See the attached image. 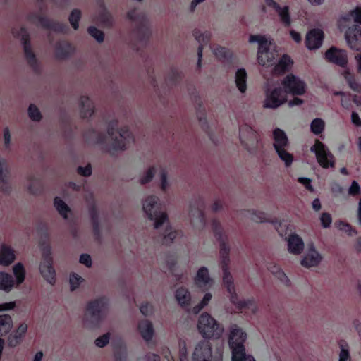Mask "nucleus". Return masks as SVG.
Listing matches in <instances>:
<instances>
[{
    "label": "nucleus",
    "mask_w": 361,
    "mask_h": 361,
    "mask_svg": "<svg viewBox=\"0 0 361 361\" xmlns=\"http://www.w3.org/2000/svg\"><path fill=\"white\" fill-rule=\"evenodd\" d=\"M212 229L216 241L219 245L220 267L223 271V283L226 288L230 302L234 305L238 310L248 308L253 313L257 312V307L253 298L247 300H240L235 292L233 283V278L229 271L231 247L228 244V236L225 232L221 223L214 219L212 222Z\"/></svg>",
    "instance_id": "nucleus-1"
},
{
    "label": "nucleus",
    "mask_w": 361,
    "mask_h": 361,
    "mask_svg": "<svg viewBox=\"0 0 361 361\" xmlns=\"http://www.w3.org/2000/svg\"><path fill=\"white\" fill-rule=\"evenodd\" d=\"M142 209L152 222L154 229L158 234L157 240L166 245L172 243L178 232L170 225L168 215L162 210L159 197L148 196L142 202Z\"/></svg>",
    "instance_id": "nucleus-2"
},
{
    "label": "nucleus",
    "mask_w": 361,
    "mask_h": 361,
    "mask_svg": "<svg viewBox=\"0 0 361 361\" xmlns=\"http://www.w3.org/2000/svg\"><path fill=\"white\" fill-rule=\"evenodd\" d=\"M118 121L116 120L109 123L107 127V134L90 130L86 133L85 137L90 141L97 144H104L109 139L108 145V152L113 154L116 151H123L127 147V145L134 141L132 133L127 127L118 129Z\"/></svg>",
    "instance_id": "nucleus-3"
},
{
    "label": "nucleus",
    "mask_w": 361,
    "mask_h": 361,
    "mask_svg": "<svg viewBox=\"0 0 361 361\" xmlns=\"http://www.w3.org/2000/svg\"><path fill=\"white\" fill-rule=\"evenodd\" d=\"M109 308V298L102 295L90 300L84 310L82 323L88 329L100 327L106 318Z\"/></svg>",
    "instance_id": "nucleus-4"
},
{
    "label": "nucleus",
    "mask_w": 361,
    "mask_h": 361,
    "mask_svg": "<svg viewBox=\"0 0 361 361\" xmlns=\"http://www.w3.org/2000/svg\"><path fill=\"white\" fill-rule=\"evenodd\" d=\"M132 23V34L142 45H146L152 35L150 20L147 13L140 8L130 9L126 14Z\"/></svg>",
    "instance_id": "nucleus-5"
},
{
    "label": "nucleus",
    "mask_w": 361,
    "mask_h": 361,
    "mask_svg": "<svg viewBox=\"0 0 361 361\" xmlns=\"http://www.w3.org/2000/svg\"><path fill=\"white\" fill-rule=\"evenodd\" d=\"M35 1L39 13L32 11L28 13L27 20L30 23L56 33L67 34L69 32L70 28L66 23H61L41 15L47 11V6L44 0H35Z\"/></svg>",
    "instance_id": "nucleus-6"
},
{
    "label": "nucleus",
    "mask_w": 361,
    "mask_h": 361,
    "mask_svg": "<svg viewBox=\"0 0 361 361\" xmlns=\"http://www.w3.org/2000/svg\"><path fill=\"white\" fill-rule=\"evenodd\" d=\"M250 43H258L257 61L262 66H271L278 56L276 47L271 42H268L264 36L260 35H251L249 37Z\"/></svg>",
    "instance_id": "nucleus-7"
},
{
    "label": "nucleus",
    "mask_w": 361,
    "mask_h": 361,
    "mask_svg": "<svg viewBox=\"0 0 361 361\" xmlns=\"http://www.w3.org/2000/svg\"><path fill=\"white\" fill-rule=\"evenodd\" d=\"M197 327L199 333L205 339H218L224 332L222 326L207 312L200 316Z\"/></svg>",
    "instance_id": "nucleus-8"
},
{
    "label": "nucleus",
    "mask_w": 361,
    "mask_h": 361,
    "mask_svg": "<svg viewBox=\"0 0 361 361\" xmlns=\"http://www.w3.org/2000/svg\"><path fill=\"white\" fill-rule=\"evenodd\" d=\"M13 35L15 37L20 39L23 47V52L25 59L28 65L31 67L35 73L40 72V66L36 58L30 41V35L25 27H20V29H13Z\"/></svg>",
    "instance_id": "nucleus-9"
},
{
    "label": "nucleus",
    "mask_w": 361,
    "mask_h": 361,
    "mask_svg": "<svg viewBox=\"0 0 361 361\" xmlns=\"http://www.w3.org/2000/svg\"><path fill=\"white\" fill-rule=\"evenodd\" d=\"M247 338V334L242 329L236 324H233L230 329L228 336V345L232 351V359L238 361L236 357L243 355V350H245L244 343Z\"/></svg>",
    "instance_id": "nucleus-10"
},
{
    "label": "nucleus",
    "mask_w": 361,
    "mask_h": 361,
    "mask_svg": "<svg viewBox=\"0 0 361 361\" xmlns=\"http://www.w3.org/2000/svg\"><path fill=\"white\" fill-rule=\"evenodd\" d=\"M239 136L242 145L251 154H255L257 151L259 139L257 132L247 124L240 126Z\"/></svg>",
    "instance_id": "nucleus-11"
},
{
    "label": "nucleus",
    "mask_w": 361,
    "mask_h": 361,
    "mask_svg": "<svg viewBox=\"0 0 361 361\" xmlns=\"http://www.w3.org/2000/svg\"><path fill=\"white\" fill-rule=\"evenodd\" d=\"M310 152L315 154L317 160L322 167L324 169L334 167V156L328 147L319 140H316L314 145L310 147Z\"/></svg>",
    "instance_id": "nucleus-12"
},
{
    "label": "nucleus",
    "mask_w": 361,
    "mask_h": 361,
    "mask_svg": "<svg viewBox=\"0 0 361 361\" xmlns=\"http://www.w3.org/2000/svg\"><path fill=\"white\" fill-rule=\"evenodd\" d=\"M204 200L198 197L190 202L189 209V218L190 223L197 229H202L206 224L203 209Z\"/></svg>",
    "instance_id": "nucleus-13"
},
{
    "label": "nucleus",
    "mask_w": 361,
    "mask_h": 361,
    "mask_svg": "<svg viewBox=\"0 0 361 361\" xmlns=\"http://www.w3.org/2000/svg\"><path fill=\"white\" fill-rule=\"evenodd\" d=\"M86 199L88 202V212L92 226L94 238L97 242L101 243L102 240V236L101 232L99 212L97 209L93 195L90 194L88 196H87Z\"/></svg>",
    "instance_id": "nucleus-14"
},
{
    "label": "nucleus",
    "mask_w": 361,
    "mask_h": 361,
    "mask_svg": "<svg viewBox=\"0 0 361 361\" xmlns=\"http://www.w3.org/2000/svg\"><path fill=\"white\" fill-rule=\"evenodd\" d=\"M283 90L286 94L293 95H302L305 92L306 84L299 77L290 73L288 74L281 82Z\"/></svg>",
    "instance_id": "nucleus-15"
},
{
    "label": "nucleus",
    "mask_w": 361,
    "mask_h": 361,
    "mask_svg": "<svg viewBox=\"0 0 361 361\" xmlns=\"http://www.w3.org/2000/svg\"><path fill=\"white\" fill-rule=\"evenodd\" d=\"M286 102V94L282 87H275L271 90L266 91V99L264 103V108L276 109Z\"/></svg>",
    "instance_id": "nucleus-16"
},
{
    "label": "nucleus",
    "mask_w": 361,
    "mask_h": 361,
    "mask_svg": "<svg viewBox=\"0 0 361 361\" xmlns=\"http://www.w3.org/2000/svg\"><path fill=\"white\" fill-rule=\"evenodd\" d=\"M192 361H212V348L209 340L197 342L192 353Z\"/></svg>",
    "instance_id": "nucleus-17"
},
{
    "label": "nucleus",
    "mask_w": 361,
    "mask_h": 361,
    "mask_svg": "<svg viewBox=\"0 0 361 361\" xmlns=\"http://www.w3.org/2000/svg\"><path fill=\"white\" fill-rule=\"evenodd\" d=\"M348 47L355 51H361V27L358 25L349 27L345 33Z\"/></svg>",
    "instance_id": "nucleus-18"
},
{
    "label": "nucleus",
    "mask_w": 361,
    "mask_h": 361,
    "mask_svg": "<svg viewBox=\"0 0 361 361\" xmlns=\"http://www.w3.org/2000/svg\"><path fill=\"white\" fill-rule=\"evenodd\" d=\"M325 59L330 63L341 67H345L348 63L347 52L344 49L331 47L325 52Z\"/></svg>",
    "instance_id": "nucleus-19"
},
{
    "label": "nucleus",
    "mask_w": 361,
    "mask_h": 361,
    "mask_svg": "<svg viewBox=\"0 0 361 361\" xmlns=\"http://www.w3.org/2000/svg\"><path fill=\"white\" fill-rule=\"evenodd\" d=\"M324 32L319 28L310 30L305 37V46L310 50L320 48L324 39Z\"/></svg>",
    "instance_id": "nucleus-20"
},
{
    "label": "nucleus",
    "mask_w": 361,
    "mask_h": 361,
    "mask_svg": "<svg viewBox=\"0 0 361 361\" xmlns=\"http://www.w3.org/2000/svg\"><path fill=\"white\" fill-rule=\"evenodd\" d=\"M10 169L6 159L0 158V190L6 195L11 192L9 183Z\"/></svg>",
    "instance_id": "nucleus-21"
},
{
    "label": "nucleus",
    "mask_w": 361,
    "mask_h": 361,
    "mask_svg": "<svg viewBox=\"0 0 361 361\" xmlns=\"http://www.w3.org/2000/svg\"><path fill=\"white\" fill-rule=\"evenodd\" d=\"M252 219L256 222H270L274 226L276 230L281 237L286 234V233H284V231L287 228L286 224H284L283 222L279 221L277 219L271 221L269 220V219L267 218V214L264 212H253Z\"/></svg>",
    "instance_id": "nucleus-22"
},
{
    "label": "nucleus",
    "mask_w": 361,
    "mask_h": 361,
    "mask_svg": "<svg viewBox=\"0 0 361 361\" xmlns=\"http://www.w3.org/2000/svg\"><path fill=\"white\" fill-rule=\"evenodd\" d=\"M286 240L288 243V251L290 254L298 255L302 252L305 247L304 242L298 234H290L286 238Z\"/></svg>",
    "instance_id": "nucleus-23"
},
{
    "label": "nucleus",
    "mask_w": 361,
    "mask_h": 361,
    "mask_svg": "<svg viewBox=\"0 0 361 361\" xmlns=\"http://www.w3.org/2000/svg\"><path fill=\"white\" fill-rule=\"evenodd\" d=\"M53 262H42L39 264V271L44 279L51 285L56 282V272L52 266Z\"/></svg>",
    "instance_id": "nucleus-24"
},
{
    "label": "nucleus",
    "mask_w": 361,
    "mask_h": 361,
    "mask_svg": "<svg viewBox=\"0 0 361 361\" xmlns=\"http://www.w3.org/2000/svg\"><path fill=\"white\" fill-rule=\"evenodd\" d=\"M100 11L98 16V20L104 27H111L114 24V19L111 13L108 11L104 5L103 0L99 2Z\"/></svg>",
    "instance_id": "nucleus-25"
},
{
    "label": "nucleus",
    "mask_w": 361,
    "mask_h": 361,
    "mask_svg": "<svg viewBox=\"0 0 361 361\" xmlns=\"http://www.w3.org/2000/svg\"><path fill=\"white\" fill-rule=\"evenodd\" d=\"M273 147L274 149L281 147H288L290 145L286 133L279 128H276L273 130Z\"/></svg>",
    "instance_id": "nucleus-26"
},
{
    "label": "nucleus",
    "mask_w": 361,
    "mask_h": 361,
    "mask_svg": "<svg viewBox=\"0 0 361 361\" xmlns=\"http://www.w3.org/2000/svg\"><path fill=\"white\" fill-rule=\"evenodd\" d=\"M27 331V325L25 323H21L13 334H10L8 343L10 347H16L21 343L23 337Z\"/></svg>",
    "instance_id": "nucleus-27"
},
{
    "label": "nucleus",
    "mask_w": 361,
    "mask_h": 361,
    "mask_svg": "<svg viewBox=\"0 0 361 361\" xmlns=\"http://www.w3.org/2000/svg\"><path fill=\"white\" fill-rule=\"evenodd\" d=\"M195 283L198 287L205 289L211 286L212 279L207 268L202 267L199 269L195 277Z\"/></svg>",
    "instance_id": "nucleus-28"
},
{
    "label": "nucleus",
    "mask_w": 361,
    "mask_h": 361,
    "mask_svg": "<svg viewBox=\"0 0 361 361\" xmlns=\"http://www.w3.org/2000/svg\"><path fill=\"white\" fill-rule=\"evenodd\" d=\"M73 51L71 44L66 41H59L55 45V56L59 60L69 57Z\"/></svg>",
    "instance_id": "nucleus-29"
},
{
    "label": "nucleus",
    "mask_w": 361,
    "mask_h": 361,
    "mask_svg": "<svg viewBox=\"0 0 361 361\" xmlns=\"http://www.w3.org/2000/svg\"><path fill=\"white\" fill-rule=\"evenodd\" d=\"M175 298L178 305L188 310L191 305V295L186 288L180 287L175 293Z\"/></svg>",
    "instance_id": "nucleus-30"
},
{
    "label": "nucleus",
    "mask_w": 361,
    "mask_h": 361,
    "mask_svg": "<svg viewBox=\"0 0 361 361\" xmlns=\"http://www.w3.org/2000/svg\"><path fill=\"white\" fill-rule=\"evenodd\" d=\"M322 259L319 252H307L301 259V264L306 268L317 267Z\"/></svg>",
    "instance_id": "nucleus-31"
},
{
    "label": "nucleus",
    "mask_w": 361,
    "mask_h": 361,
    "mask_svg": "<svg viewBox=\"0 0 361 361\" xmlns=\"http://www.w3.org/2000/svg\"><path fill=\"white\" fill-rule=\"evenodd\" d=\"M15 258L13 250L6 244H2L0 250V265L8 266Z\"/></svg>",
    "instance_id": "nucleus-32"
},
{
    "label": "nucleus",
    "mask_w": 361,
    "mask_h": 361,
    "mask_svg": "<svg viewBox=\"0 0 361 361\" xmlns=\"http://www.w3.org/2000/svg\"><path fill=\"white\" fill-rule=\"evenodd\" d=\"M137 328L143 339L146 341L152 339L154 335V329L151 322L147 319L142 320L139 322Z\"/></svg>",
    "instance_id": "nucleus-33"
},
{
    "label": "nucleus",
    "mask_w": 361,
    "mask_h": 361,
    "mask_svg": "<svg viewBox=\"0 0 361 361\" xmlns=\"http://www.w3.org/2000/svg\"><path fill=\"white\" fill-rule=\"evenodd\" d=\"M293 63V61L286 54L282 56L280 60L278 61L276 64H275L272 72L274 75H281L288 71L291 64Z\"/></svg>",
    "instance_id": "nucleus-34"
},
{
    "label": "nucleus",
    "mask_w": 361,
    "mask_h": 361,
    "mask_svg": "<svg viewBox=\"0 0 361 361\" xmlns=\"http://www.w3.org/2000/svg\"><path fill=\"white\" fill-rule=\"evenodd\" d=\"M183 78V73L178 68L172 66L166 77V82L169 85L173 86L178 84Z\"/></svg>",
    "instance_id": "nucleus-35"
},
{
    "label": "nucleus",
    "mask_w": 361,
    "mask_h": 361,
    "mask_svg": "<svg viewBox=\"0 0 361 361\" xmlns=\"http://www.w3.org/2000/svg\"><path fill=\"white\" fill-rule=\"evenodd\" d=\"M94 106L88 97H80V113L83 118L90 117L94 113Z\"/></svg>",
    "instance_id": "nucleus-36"
},
{
    "label": "nucleus",
    "mask_w": 361,
    "mask_h": 361,
    "mask_svg": "<svg viewBox=\"0 0 361 361\" xmlns=\"http://www.w3.org/2000/svg\"><path fill=\"white\" fill-rule=\"evenodd\" d=\"M235 82L240 92L244 93L247 90V73L244 68L238 69Z\"/></svg>",
    "instance_id": "nucleus-37"
},
{
    "label": "nucleus",
    "mask_w": 361,
    "mask_h": 361,
    "mask_svg": "<svg viewBox=\"0 0 361 361\" xmlns=\"http://www.w3.org/2000/svg\"><path fill=\"white\" fill-rule=\"evenodd\" d=\"M15 281L13 276L5 272H0V290L10 292L14 286Z\"/></svg>",
    "instance_id": "nucleus-38"
},
{
    "label": "nucleus",
    "mask_w": 361,
    "mask_h": 361,
    "mask_svg": "<svg viewBox=\"0 0 361 361\" xmlns=\"http://www.w3.org/2000/svg\"><path fill=\"white\" fill-rule=\"evenodd\" d=\"M13 326V319L8 314L0 315V338L6 336Z\"/></svg>",
    "instance_id": "nucleus-39"
},
{
    "label": "nucleus",
    "mask_w": 361,
    "mask_h": 361,
    "mask_svg": "<svg viewBox=\"0 0 361 361\" xmlns=\"http://www.w3.org/2000/svg\"><path fill=\"white\" fill-rule=\"evenodd\" d=\"M192 35L196 39V41L199 43L198 47H202L203 49L204 46L207 45L211 39L212 34L209 31H205L202 32L198 29H195L192 32Z\"/></svg>",
    "instance_id": "nucleus-40"
},
{
    "label": "nucleus",
    "mask_w": 361,
    "mask_h": 361,
    "mask_svg": "<svg viewBox=\"0 0 361 361\" xmlns=\"http://www.w3.org/2000/svg\"><path fill=\"white\" fill-rule=\"evenodd\" d=\"M288 147H281L276 149L275 151L280 158L284 162L286 167L291 166L293 161V156L287 151Z\"/></svg>",
    "instance_id": "nucleus-41"
},
{
    "label": "nucleus",
    "mask_w": 361,
    "mask_h": 361,
    "mask_svg": "<svg viewBox=\"0 0 361 361\" xmlns=\"http://www.w3.org/2000/svg\"><path fill=\"white\" fill-rule=\"evenodd\" d=\"M344 78L350 87L354 92L361 93V84L357 81L355 76L348 71L344 73Z\"/></svg>",
    "instance_id": "nucleus-42"
},
{
    "label": "nucleus",
    "mask_w": 361,
    "mask_h": 361,
    "mask_svg": "<svg viewBox=\"0 0 361 361\" xmlns=\"http://www.w3.org/2000/svg\"><path fill=\"white\" fill-rule=\"evenodd\" d=\"M54 204L59 213L64 219H67L68 214L70 212L71 209L65 203V202L60 197H56L54 200Z\"/></svg>",
    "instance_id": "nucleus-43"
},
{
    "label": "nucleus",
    "mask_w": 361,
    "mask_h": 361,
    "mask_svg": "<svg viewBox=\"0 0 361 361\" xmlns=\"http://www.w3.org/2000/svg\"><path fill=\"white\" fill-rule=\"evenodd\" d=\"M29 180L30 184L28 185V190L33 195H38L41 193L43 189L42 180L35 176L30 177Z\"/></svg>",
    "instance_id": "nucleus-44"
},
{
    "label": "nucleus",
    "mask_w": 361,
    "mask_h": 361,
    "mask_svg": "<svg viewBox=\"0 0 361 361\" xmlns=\"http://www.w3.org/2000/svg\"><path fill=\"white\" fill-rule=\"evenodd\" d=\"M196 111H197V116L198 118V120L200 123L202 125V127L206 130L207 128V119L205 116V109L204 106L202 105V102L200 101V98L198 100H196Z\"/></svg>",
    "instance_id": "nucleus-45"
},
{
    "label": "nucleus",
    "mask_w": 361,
    "mask_h": 361,
    "mask_svg": "<svg viewBox=\"0 0 361 361\" xmlns=\"http://www.w3.org/2000/svg\"><path fill=\"white\" fill-rule=\"evenodd\" d=\"M276 11L277 12L279 16L280 17V20L282 24L285 27H290L291 25V19L289 13V7L288 6H285L283 8L280 6V8L276 10Z\"/></svg>",
    "instance_id": "nucleus-46"
},
{
    "label": "nucleus",
    "mask_w": 361,
    "mask_h": 361,
    "mask_svg": "<svg viewBox=\"0 0 361 361\" xmlns=\"http://www.w3.org/2000/svg\"><path fill=\"white\" fill-rule=\"evenodd\" d=\"M342 19L346 22L350 21L353 19L357 24H361V8L356 7L348 13L343 16Z\"/></svg>",
    "instance_id": "nucleus-47"
},
{
    "label": "nucleus",
    "mask_w": 361,
    "mask_h": 361,
    "mask_svg": "<svg viewBox=\"0 0 361 361\" xmlns=\"http://www.w3.org/2000/svg\"><path fill=\"white\" fill-rule=\"evenodd\" d=\"M13 271L16 279V284H21L24 281L25 277V271L23 264L18 262L15 264L13 267Z\"/></svg>",
    "instance_id": "nucleus-48"
},
{
    "label": "nucleus",
    "mask_w": 361,
    "mask_h": 361,
    "mask_svg": "<svg viewBox=\"0 0 361 361\" xmlns=\"http://www.w3.org/2000/svg\"><path fill=\"white\" fill-rule=\"evenodd\" d=\"M81 11L79 9H73L68 17V20L72 27L77 30L79 28V22L81 19Z\"/></svg>",
    "instance_id": "nucleus-49"
},
{
    "label": "nucleus",
    "mask_w": 361,
    "mask_h": 361,
    "mask_svg": "<svg viewBox=\"0 0 361 361\" xmlns=\"http://www.w3.org/2000/svg\"><path fill=\"white\" fill-rule=\"evenodd\" d=\"M325 127V123L322 118H314L310 124V130L314 135L321 134Z\"/></svg>",
    "instance_id": "nucleus-50"
},
{
    "label": "nucleus",
    "mask_w": 361,
    "mask_h": 361,
    "mask_svg": "<svg viewBox=\"0 0 361 361\" xmlns=\"http://www.w3.org/2000/svg\"><path fill=\"white\" fill-rule=\"evenodd\" d=\"M27 114L29 118L35 122L40 121L42 118V116L39 108L34 104H30L27 109Z\"/></svg>",
    "instance_id": "nucleus-51"
},
{
    "label": "nucleus",
    "mask_w": 361,
    "mask_h": 361,
    "mask_svg": "<svg viewBox=\"0 0 361 361\" xmlns=\"http://www.w3.org/2000/svg\"><path fill=\"white\" fill-rule=\"evenodd\" d=\"M339 346L341 351L339 353L338 361H350V356L348 343L343 341H341L339 343Z\"/></svg>",
    "instance_id": "nucleus-52"
},
{
    "label": "nucleus",
    "mask_w": 361,
    "mask_h": 361,
    "mask_svg": "<svg viewBox=\"0 0 361 361\" xmlns=\"http://www.w3.org/2000/svg\"><path fill=\"white\" fill-rule=\"evenodd\" d=\"M87 32H88L89 35L91 37H92L94 39H95V40L97 42L101 43L104 41V32L102 30L97 28L96 27L90 26L87 28Z\"/></svg>",
    "instance_id": "nucleus-53"
},
{
    "label": "nucleus",
    "mask_w": 361,
    "mask_h": 361,
    "mask_svg": "<svg viewBox=\"0 0 361 361\" xmlns=\"http://www.w3.org/2000/svg\"><path fill=\"white\" fill-rule=\"evenodd\" d=\"M213 53L220 60H226L231 56L229 51L220 46L213 48Z\"/></svg>",
    "instance_id": "nucleus-54"
},
{
    "label": "nucleus",
    "mask_w": 361,
    "mask_h": 361,
    "mask_svg": "<svg viewBox=\"0 0 361 361\" xmlns=\"http://www.w3.org/2000/svg\"><path fill=\"white\" fill-rule=\"evenodd\" d=\"M82 281V278L78 274L75 273L71 274L69 279L71 290L74 291L76 288H78Z\"/></svg>",
    "instance_id": "nucleus-55"
},
{
    "label": "nucleus",
    "mask_w": 361,
    "mask_h": 361,
    "mask_svg": "<svg viewBox=\"0 0 361 361\" xmlns=\"http://www.w3.org/2000/svg\"><path fill=\"white\" fill-rule=\"evenodd\" d=\"M109 339L110 334L106 333L96 338L94 341V344L99 348H103L109 343Z\"/></svg>",
    "instance_id": "nucleus-56"
},
{
    "label": "nucleus",
    "mask_w": 361,
    "mask_h": 361,
    "mask_svg": "<svg viewBox=\"0 0 361 361\" xmlns=\"http://www.w3.org/2000/svg\"><path fill=\"white\" fill-rule=\"evenodd\" d=\"M42 262H53V258L51 257V247L49 245H44L42 248Z\"/></svg>",
    "instance_id": "nucleus-57"
},
{
    "label": "nucleus",
    "mask_w": 361,
    "mask_h": 361,
    "mask_svg": "<svg viewBox=\"0 0 361 361\" xmlns=\"http://www.w3.org/2000/svg\"><path fill=\"white\" fill-rule=\"evenodd\" d=\"M155 174V168L150 167L145 173V176L140 178V183L144 185L152 180Z\"/></svg>",
    "instance_id": "nucleus-58"
},
{
    "label": "nucleus",
    "mask_w": 361,
    "mask_h": 361,
    "mask_svg": "<svg viewBox=\"0 0 361 361\" xmlns=\"http://www.w3.org/2000/svg\"><path fill=\"white\" fill-rule=\"evenodd\" d=\"M320 221L322 226L324 228L330 227L332 223V218L329 213L324 212L321 214Z\"/></svg>",
    "instance_id": "nucleus-59"
},
{
    "label": "nucleus",
    "mask_w": 361,
    "mask_h": 361,
    "mask_svg": "<svg viewBox=\"0 0 361 361\" xmlns=\"http://www.w3.org/2000/svg\"><path fill=\"white\" fill-rule=\"evenodd\" d=\"M340 225V229L347 233L350 236L355 235L357 233V230L352 227L348 223L341 221Z\"/></svg>",
    "instance_id": "nucleus-60"
},
{
    "label": "nucleus",
    "mask_w": 361,
    "mask_h": 361,
    "mask_svg": "<svg viewBox=\"0 0 361 361\" xmlns=\"http://www.w3.org/2000/svg\"><path fill=\"white\" fill-rule=\"evenodd\" d=\"M92 166L90 164H87L85 166H78L77 173L82 176L88 177L92 174Z\"/></svg>",
    "instance_id": "nucleus-61"
},
{
    "label": "nucleus",
    "mask_w": 361,
    "mask_h": 361,
    "mask_svg": "<svg viewBox=\"0 0 361 361\" xmlns=\"http://www.w3.org/2000/svg\"><path fill=\"white\" fill-rule=\"evenodd\" d=\"M161 178V189L165 192L169 187V183L167 180V173L165 170L161 169L160 171Z\"/></svg>",
    "instance_id": "nucleus-62"
},
{
    "label": "nucleus",
    "mask_w": 361,
    "mask_h": 361,
    "mask_svg": "<svg viewBox=\"0 0 361 361\" xmlns=\"http://www.w3.org/2000/svg\"><path fill=\"white\" fill-rule=\"evenodd\" d=\"M360 192L361 190L358 183L356 180H353L348 189V194L351 196H356Z\"/></svg>",
    "instance_id": "nucleus-63"
},
{
    "label": "nucleus",
    "mask_w": 361,
    "mask_h": 361,
    "mask_svg": "<svg viewBox=\"0 0 361 361\" xmlns=\"http://www.w3.org/2000/svg\"><path fill=\"white\" fill-rule=\"evenodd\" d=\"M126 350L124 348H119L114 353L115 361H126Z\"/></svg>",
    "instance_id": "nucleus-64"
}]
</instances>
